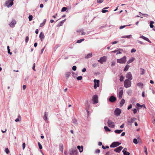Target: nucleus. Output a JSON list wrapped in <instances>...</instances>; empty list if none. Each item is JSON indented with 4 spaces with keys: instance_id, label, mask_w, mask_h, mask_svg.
Listing matches in <instances>:
<instances>
[{
    "instance_id": "nucleus-1",
    "label": "nucleus",
    "mask_w": 155,
    "mask_h": 155,
    "mask_svg": "<svg viewBox=\"0 0 155 155\" xmlns=\"http://www.w3.org/2000/svg\"><path fill=\"white\" fill-rule=\"evenodd\" d=\"M131 80L128 79H126L124 81V85L126 88H128L131 87Z\"/></svg>"
},
{
    "instance_id": "nucleus-2",
    "label": "nucleus",
    "mask_w": 155,
    "mask_h": 155,
    "mask_svg": "<svg viewBox=\"0 0 155 155\" xmlns=\"http://www.w3.org/2000/svg\"><path fill=\"white\" fill-rule=\"evenodd\" d=\"M126 61V57L124 56L123 58L117 59V62L120 64H124Z\"/></svg>"
},
{
    "instance_id": "nucleus-3",
    "label": "nucleus",
    "mask_w": 155,
    "mask_h": 155,
    "mask_svg": "<svg viewBox=\"0 0 155 155\" xmlns=\"http://www.w3.org/2000/svg\"><path fill=\"white\" fill-rule=\"evenodd\" d=\"M108 126L110 127L114 128L115 126V123L111 120H108L107 121Z\"/></svg>"
},
{
    "instance_id": "nucleus-4",
    "label": "nucleus",
    "mask_w": 155,
    "mask_h": 155,
    "mask_svg": "<svg viewBox=\"0 0 155 155\" xmlns=\"http://www.w3.org/2000/svg\"><path fill=\"white\" fill-rule=\"evenodd\" d=\"M70 155H77V152L76 148L72 149L70 150Z\"/></svg>"
},
{
    "instance_id": "nucleus-5",
    "label": "nucleus",
    "mask_w": 155,
    "mask_h": 155,
    "mask_svg": "<svg viewBox=\"0 0 155 155\" xmlns=\"http://www.w3.org/2000/svg\"><path fill=\"white\" fill-rule=\"evenodd\" d=\"M94 87L95 89H96L97 88V87H99V86L100 81L98 80H96L94 79Z\"/></svg>"
},
{
    "instance_id": "nucleus-6",
    "label": "nucleus",
    "mask_w": 155,
    "mask_h": 155,
    "mask_svg": "<svg viewBox=\"0 0 155 155\" xmlns=\"http://www.w3.org/2000/svg\"><path fill=\"white\" fill-rule=\"evenodd\" d=\"M121 144V143L118 142H113L110 146V147H115L118 146Z\"/></svg>"
},
{
    "instance_id": "nucleus-7",
    "label": "nucleus",
    "mask_w": 155,
    "mask_h": 155,
    "mask_svg": "<svg viewBox=\"0 0 155 155\" xmlns=\"http://www.w3.org/2000/svg\"><path fill=\"white\" fill-rule=\"evenodd\" d=\"M106 57L105 56H103L101 57L99 60H98V61L101 64H103V63L105 62L106 61Z\"/></svg>"
},
{
    "instance_id": "nucleus-8",
    "label": "nucleus",
    "mask_w": 155,
    "mask_h": 155,
    "mask_svg": "<svg viewBox=\"0 0 155 155\" xmlns=\"http://www.w3.org/2000/svg\"><path fill=\"white\" fill-rule=\"evenodd\" d=\"M121 113V110L119 108H116L114 110V114L118 116L120 115Z\"/></svg>"
},
{
    "instance_id": "nucleus-9",
    "label": "nucleus",
    "mask_w": 155,
    "mask_h": 155,
    "mask_svg": "<svg viewBox=\"0 0 155 155\" xmlns=\"http://www.w3.org/2000/svg\"><path fill=\"white\" fill-rule=\"evenodd\" d=\"M127 79H128L130 80H131L133 79L132 75L130 72H129L127 73L125 75Z\"/></svg>"
},
{
    "instance_id": "nucleus-10",
    "label": "nucleus",
    "mask_w": 155,
    "mask_h": 155,
    "mask_svg": "<svg viewBox=\"0 0 155 155\" xmlns=\"http://www.w3.org/2000/svg\"><path fill=\"white\" fill-rule=\"evenodd\" d=\"M93 104H95L98 103V97L96 95H94L93 97Z\"/></svg>"
},
{
    "instance_id": "nucleus-11",
    "label": "nucleus",
    "mask_w": 155,
    "mask_h": 155,
    "mask_svg": "<svg viewBox=\"0 0 155 155\" xmlns=\"http://www.w3.org/2000/svg\"><path fill=\"white\" fill-rule=\"evenodd\" d=\"M16 24V21L15 20H13L9 24V25L11 27H14Z\"/></svg>"
},
{
    "instance_id": "nucleus-12",
    "label": "nucleus",
    "mask_w": 155,
    "mask_h": 155,
    "mask_svg": "<svg viewBox=\"0 0 155 155\" xmlns=\"http://www.w3.org/2000/svg\"><path fill=\"white\" fill-rule=\"evenodd\" d=\"M109 100L111 102L113 103L116 100V98L114 96H112L110 97Z\"/></svg>"
},
{
    "instance_id": "nucleus-13",
    "label": "nucleus",
    "mask_w": 155,
    "mask_h": 155,
    "mask_svg": "<svg viewBox=\"0 0 155 155\" xmlns=\"http://www.w3.org/2000/svg\"><path fill=\"white\" fill-rule=\"evenodd\" d=\"M123 148V147L121 146H119V147L115 149L114 150V151L118 153H120Z\"/></svg>"
},
{
    "instance_id": "nucleus-14",
    "label": "nucleus",
    "mask_w": 155,
    "mask_h": 155,
    "mask_svg": "<svg viewBox=\"0 0 155 155\" xmlns=\"http://www.w3.org/2000/svg\"><path fill=\"white\" fill-rule=\"evenodd\" d=\"M123 93V90L122 89L120 90L118 94V97L120 99L122 97Z\"/></svg>"
},
{
    "instance_id": "nucleus-15",
    "label": "nucleus",
    "mask_w": 155,
    "mask_h": 155,
    "mask_svg": "<svg viewBox=\"0 0 155 155\" xmlns=\"http://www.w3.org/2000/svg\"><path fill=\"white\" fill-rule=\"evenodd\" d=\"M48 115V113L47 112H45L44 114V116L43 117V119L47 123L48 118L47 116Z\"/></svg>"
},
{
    "instance_id": "nucleus-16",
    "label": "nucleus",
    "mask_w": 155,
    "mask_h": 155,
    "mask_svg": "<svg viewBox=\"0 0 155 155\" xmlns=\"http://www.w3.org/2000/svg\"><path fill=\"white\" fill-rule=\"evenodd\" d=\"M127 148H124L123 151L122 152L123 153L124 155H129L130 153L128 152H127Z\"/></svg>"
},
{
    "instance_id": "nucleus-17",
    "label": "nucleus",
    "mask_w": 155,
    "mask_h": 155,
    "mask_svg": "<svg viewBox=\"0 0 155 155\" xmlns=\"http://www.w3.org/2000/svg\"><path fill=\"white\" fill-rule=\"evenodd\" d=\"M41 41H43L44 38V36L43 33L41 32L39 36Z\"/></svg>"
},
{
    "instance_id": "nucleus-18",
    "label": "nucleus",
    "mask_w": 155,
    "mask_h": 155,
    "mask_svg": "<svg viewBox=\"0 0 155 155\" xmlns=\"http://www.w3.org/2000/svg\"><path fill=\"white\" fill-rule=\"evenodd\" d=\"M140 38H142L144 40L147 41L148 42H149V43H151V42L150 41V40H149L148 38H146L143 35H142V36H140Z\"/></svg>"
},
{
    "instance_id": "nucleus-19",
    "label": "nucleus",
    "mask_w": 155,
    "mask_h": 155,
    "mask_svg": "<svg viewBox=\"0 0 155 155\" xmlns=\"http://www.w3.org/2000/svg\"><path fill=\"white\" fill-rule=\"evenodd\" d=\"M10 1V0H8L5 2L6 5L8 8L12 6L10 5L11 1Z\"/></svg>"
},
{
    "instance_id": "nucleus-20",
    "label": "nucleus",
    "mask_w": 155,
    "mask_h": 155,
    "mask_svg": "<svg viewBox=\"0 0 155 155\" xmlns=\"http://www.w3.org/2000/svg\"><path fill=\"white\" fill-rule=\"evenodd\" d=\"M66 19H65L61 21L59 24L57 25V26L58 27H59L62 26L64 22L65 21Z\"/></svg>"
},
{
    "instance_id": "nucleus-21",
    "label": "nucleus",
    "mask_w": 155,
    "mask_h": 155,
    "mask_svg": "<svg viewBox=\"0 0 155 155\" xmlns=\"http://www.w3.org/2000/svg\"><path fill=\"white\" fill-rule=\"evenodd\" d=\"M137 85L141 89H142L143 88V83L139 82L137 84Z\"/></svg>"
},
{
    "instance_id": "nucleus-22",
    "label": "nucleus",
    "mask_w": 155,
    "mask_h": 155,
    "mask_svg": "<svg viewBox=\"0 0 155 155\" xmlns=\"http://www.w3.org/2000/svg\"><path fill=\"white\" fill-rule=\"evenodd\" d=\"M71 73L70 72H66L65 74V75L67 79H68L70 76Z\"/></svg>"
},
{
    "instance_id": "nucleus-23",
    "label": "nucleus",
    "mask_w": 155,
    "mask_h": 155,
    "mask_svg": "<svg viewBox=\"0 0 155 155\" xmlns=\"http://www.w3.org/2000/svg\"><path fill=\"white\" fill-rule=\"evenodd\" d=\"M77 148L79 150L80 152H82L83 151V147L82 146H77Z\"/></svg>"
},
{
    "instance_id": "nucleus-24",
    "label": "nucleus",
    "mask_w": 155,
    "mask_h": 155,
    "mask_svg": "<svg viewBox=\"0 0 155 155\" xmlns=\"http://www.w3.org/2000/svg\"><path fill=\"white\" fill-rule=\"evenodd\" d=\"M134 60V58H131L127 62V63L128 64L132 62Z\"/></svg>"
},
{
    "instance_id": "nucleus-25",
    "label": "nucleus",
    "mask_w": 155,
    "mask_h": 155,
    "mask_svg": "<svg viewBox=\"0 0 155 155\" xmlns=\"http://www.w3.org/2000/svg\"><path fill=\"white\" fill-rule=\"evenodd\" d=\"M92 55L91 53H89L85 57V58L86 59H88L91 58L92 56Z\"/></svg>"
},
{
    "instance_id": "nucleus-26",
    "label": "nucleus",
    "mask_w": 155,
    "mask_h": 155,
    "mask_svg": "<svg viewBox=\"0 0 155 155\" xmlns=\"http://www.w3.org/2000/svg\"><path fill=\"white\" fill-rule=\"evenodd\" d=\"M125 100L123 99L121 100V101L120 102V107H122L123 105L124 104V103H125Z\"/></svg>"
},
{
    "instance_id": "nucleus-27",
    "label": "nucleus",
    "mask_w": 155,
    "mask_h": 155,
    "mask_svg": "<svg viewBox=\"0 0 155 155\" xmlns=\"http://www.w3.org/2000/svg\"><path fill=\"white\" fill-rule=\"evenodd\" d=\"M109 8V7H107L104 8L103 9H102V13H105V12H108V10H105V9H108Z\"/></svg>"
},
{
    "instance_id": "nucleus-28",
    "label": "nucleus",
    "mask_w": 155,
    "mask_h": 155,
    "mask_svg": "<svg viewBox=\"0 0 155 155\" xmlns=\"http://www.w3.org/2000/svg\"><path fill=\"white\" fill-rule=\"evenodd\" d=\"M46 21V20L45 19H44V20L43 22L40 24V27H42L45 25V23Z\"/></svg>"
},
{
    "instance_id": "nucleus-29",
    "label": "nucleus",
    "mask_w": 155,
    "mask_h": 155,
    "mask_svg": "<svg viewBox=\"0 0 155 155\" xmlns=\"http://www.w3.org/2000/svg\"><path fill=\"white\" fill-rule=\"evenodd\" d=\"M132 90L130 89H128L127 91V94L129 95H131L132 94Z\"/></svg>"
},
{
    "instance_id": "nucleus-30",
    "label": "nucleus",
    "mask_w": 155,
    "mask_h": 155,
    "mask_svg": "<svg viewBox=\"0 0 155 155\" xmlns=\"http://www.w3.org/2000/svg\"><path fill=\"white\" fill-rule=\"evenodd\" d=\"M130 66L127 64L125 67L124 69V71H127L130 67Z\"/></svg>"
},
{
    "instance_id": "nucleus-31",
    "label": "nucleus",
    "mask_w": 155,
    "mask_h": 155,
    "mask_svg": "<svg viewBox=\"0 0 155 155\" xmlns=\"http://www.w3.org/2000/svg\"><path fill=\"white\" fill-rule=\"evenodd\" d=\"M140 71L141 72V74L143 75L145 73V70L142 68H140Z\"/></svg>"
},
{
    "instance_id": "nucleus-32",
    "label": "nucleus",
    "mask_w": 155,
    "mask_h": 155,
    "mask_svg": "<svg viewBox=\"0 0 155 155\" xmlns=\"http://www.w3.org/2000/svg\"><path fill=\"white\" fill-rule=\"evenodd\" d=\"M123 130H115L114 132L116 133L117 134H120L121 133L122 131Z\"/></svg>"
},
{
    "instance_id": "nucleus-33",
    "label": "nucleus",
    "mask_w": 155,
    "mask_h": 155,
    "mask_svg": "<svg viewBox=\"0 0 155 155\" xmlns=\"http://www.w3.org/2000/svg\"><path fill=\"white\" fill-rule=\"evenodd\" d=\"M136 119L135 117L132 118L130 119V121L129 122L130 123H133L136 120Z\"/></svg>"
},
{
    "instance_id": "nucleus-34",
    "label": "nucleus",
    "mask_w": 155,
    "mask_h": 155,
    "mask_svg": "<svg viewBox=\"0 0 155 155\" xmlns=\"http://www.w3.org/2000/svg\"><path fill=\"white\" fill-rule=\"evenodd\" d=\"M154 23V22L153 21H151L150 22V27L151 28H153V25Z\"/></svg>"
},
{
    "instance_id": "nucleus-35",
    "label": "nucleus",
    "mask_w": 155,
    "mask_h": 155,
    "mask_svg": "<svg viewBox=\"0 0 155 155\" xmlns=\"http://www.w3.org/2000/svg\"><path fill=\"white\" fill-rule=\"evenodd\" d=\"M104 128L106 131L109 132L110 131V130L107 126H105Z\"/></svg>"
},
{
    "instance_id": "nucleus-36",
    "label": "nucleus",
    "mask_w": 155,
    "mask_h": 155,
    "mask_svg": "<svg viewBox=\"0 0 155 155\" xmlns=\"http://www.w3.org/2000/svg\"><path fill=\"white\" fill-rule=\"evenodd\" d=\"M140 14H141L142 15H144V17H147L148 16V14H143L142 13L140 12H139V14L140 15Z\"/></svg>"
},
{
    "instance_id": "nucleus-37",
    "label": "nucleus",
    "mask_w": 155,
    "mask_h": 155,
    "mask_svg": "<svg viewBox=\"0 0 155 155\" xmlns=\"http://www.w3.org/2000/svg\"><path fill=\"white\" fill-rule=\"evenodd\" d=\"M84 38L78 40L77 41V43H81L82 41H84Z\"/></svg>"
},
{
    "instance_id": "nucleus-38",
    "label": "nucleus",
    "mask_w": 155,
    "mask_h": 155,
    "mask_svg": "<svg viewBox=\"0 0 155 155\" xmlns=\"http://www.w3.org/2000/svg\"><path fill=\"white\" fill-rule=\"evenodd\" d=\"M72 76L74 78H75L77 76V73H74L73 72H72Z\"/></svg>"
},
{
    "instance_id": "nucleus-39",
    "label": "nucleus",
    "mask_w": 155,
    "mask_h": 155,
    "mask_svg": "<svg viewBox=\"0 0 155 155\" xmlns=\"http://www.w3.org/2000/svg\"><path fill=\"white\" fill-rule=\"evenodd\" d=\"M133 142L135 144H137L138 143V142L137 141V140L136 138H134L133 139Z\"/></svg>"
},
{
    "instance_id": "nucleus-40",
    "label": "nucleus",
    "mask_w": 155,
    "mask_h": 155,
    "mask_svg": "<svg viewBox=\"0 0 155 155\" xmlns=\"http://www.w3.org/2000/svg\"><path fill=\"white\" fill-rule=\"evenodd\" d=\"M72 121H73V122L74 124H77V120L74 118V119H73L72 120Z\"/></svg>"
},
{
    "instance_id": "nucleus-41",
    "label": "nucleus",
    "mask_w": 155,
    "mask_h": 155,
    "mask_svg": "<svg viewBox=\"0 0 155 155\" xmlns=\"http://www.w3.org/2000/svg\"><path fill=\"white\" fill-rule=\"evenodd\" d=\"M136 105L137 106V107H140V108H142L143 107V105H141L139 103H137L136 104Z\"/></svg>"
},
{
    "instance_id": "nucleus-42",
    "label": "nucleus",
    "mask_w": 155,
    "mask_h": 155,
    "mask_svg": "<svg viewBox=\"0 0 155 155\" xmlns=\"http://www.w3.org/2000/svg\"><path fill=\"white\" fill-rule=\"evenodd\" d=\"M33 17L32 16L30 15L28 17V19L29 21H31L32 20Z\"/></svg>"
},
{
    "instance_id": "nucleus-43",
    "label": "nucleus",
    "mask_w": 155,
    "mask_h": 155,
    "mask_svg": "<svg viewBox=\"0 0 155 155\" xmlns=\"http://www.w3.org/2000/svg\"><path fill=\"white\" fill-rule=\"evenodd\" d=\"M124 77L122 75L120 77V81L121 82L122 81L124 80Z\"/></svg>"
},
{
    "instance_id": "nucleus-44",
    "label": "nucleus",
    "mask_w": 155,
    "mask_h": 155,
    "mask_svg": "<svg viewBox=\"0 0 155 155\" xmlns=\"http://www.w3.org/2000/svg\"><path fill=\"white\" fill-rule=\"evenodd\" d=\"M38 145L39 146V148L40 149H41L42 148V147L41 144L39 142L38 143Z\"/></svg>"
},
{
    "instance_id": "nucleus-45",
    "label": "nucleus",
    "mask_w": 155,
    "mask_h": 155,
    "mask_svg": "<svg viewBox=\"0 0 155 155\" xmlns=\"http://www.w3.org/2000/svg\"><path fill=\"white\" fill-rule=\"evenodd\" d=\"M60 146L61 147V148H60V150L62 152H63V145L62 144H60Z\"/></svg>"
},
{
    "instance_id": "nucleus-46",
    "label": "nucleus",
    "mask_w": 155,
    "mask_h": 155,
    "mask_svg": "<svg viewBox=\"0 0 155 155\" xmlns=\"http://www.w3.org/2000/svg\"><path fill=\"white\" fill-rule=\"evenodd\" d=\"M144 152L146 154V155H147V148L146 147H145V146L144 147Z\"/></svg>"
},
{
    "instance_id": "nucleus-47",
    "label": "nucleus",
    "mask_w": 155,
    "mask_h": 155,
    "mask_svg": "<svg viewBox=\"0 0 155 155\" xmlns=\"http://www.w3.org/2000/svg\"><path fill=\"white\" fill-rule=\"evenodd\" d=\"M5 151L7 154H8L9 152V151L8 148H6L5 149Z\"/></svg>"
},
{
    "instance_id": "nucleus-48",
    "label": "nucleus",
    "mask_w": 155,
    "mask_h": 155,
    "mask_svg": "<svg viewBox=\"0 0 155 155\" xmlns=\"http://www.w3.org/2000/svg\"><path fill=\"white\" fill-rule=\"evenodd\" d=\"M77 78L78 80H81L82 78V77L81 76H78Z\"/></svg>"
},
{
    "instance_id": "nucleus-49",
    "label": "nucleus",
    "mask_w": 155,
    "mask_h": 155,
    "mask_svg": "<svg viewBox=\"0 0 155 155\" xmlns=\"http://www.w3.org/2000/svg\"><path fill=\"white\" fill-rule=\"evenodd\" d=\"M67 8L66 7H63L62 8L61 11V12H64L67 10Z\"/></svg>"
},
{
    "instance_id": "nucleus-50",
    "label": "nucleus",
    "mask_w": 155,
    "mask_h": 155,
    "mask_svg": "<svg viewBox=\"0 0 155 155\" xmlns=\"http://www.w3.org/2000/svg\"><path fill=\"white\" fill-rule=\"evenodd\" d=\"M29 40V38L28 36H26L25 37V41L26 43H27Z\"/></svg>"
},
{
    "instance_id": "nucleus-51",
    "label": "nucleus",
    "mask_w": 155,
    "mask_h": 155,
    "mask_svg": "<svg viewBox=\"0 0 155 155\" xmlns=\"http://www.w3.org/2000/svg\"><path fill=\"white\" fill-rule=\"evenodd\" d=\"M104 0H97V2L98 3H101L103 2Z\"/></svg>"
},
{
    "instance_id": "nucleus-52",
    "label": "nucleus",
    "mask_w": 155,
    "mask_h": 155,
    "mask_svg": "<svg viewBox=\"0 0 155 155\" xmlns=\"http://www.w3.org/2000/svg\"><path fill=\"white\" fill-rule=\"evenodd\" d=\"M100 150L99 149H97L95 151V153H100Z\"/></svg>"
},
{
    "instance_id": "nucleus-53",
    "label": "nucleus",
    "mask_w": 155,
    "mask_h": 155,
    "mask_svg": "<svg viewBox=\"0 0 155 155\" xmlns=\"http://www.w3.org/2000/svg\"><path fill=\"white\" fill-rule=\"evenodd\" d=\"M127 26V25H123V26H120V28H119V29H122L124 28H125V27Z\"/></svg>"
},
{
    "instance_id": "nucleus-54",
    "label": "nucleus",
    "mask_w": 155,
    "mask_h": 155,
    "mask_svg": "<svg viewBox=\"0 0 155 155\" xmlns=\"http://www.w3.org/2000/svg\"><path fill=\"white\" fill-rule=\"evenodd\" d=\"M76 69H77V67H76V66H74L72 67V70L74 71L76 70Z\"/></svg>"
},
{
    "instance_id": "nucleus-55",
    "label": "nucleus",
    "mask_w": 155,
    "mask_h": 155,
    "mask_svg": "<svg viewBox=\"0 0 155 155\" xmlns=\"http://www.w3.org/2000/svg\"><path fill=\"white\" fill-rule=\"evenodd\" d=\"M132 107V104H130L129 106L128 107H127V109L128 110H129L130 109H131Z\"/></svg>"
},
{
    "instance_id": "nucleus-56",
    "label": "nucleus",
    "mask_w": 155,
    "mask_h": 155,
    "mask_svg": "<svg viewBox=\"0 0 155 155\" xmlns=\"http://www.w3.org/2000/svg\"><path fill=\"white\" fill-rule=\"evenodd\" d=\"M136 51V50L134 48H133L131 50V52L133 53L134 52H135Z\"/></svg>"
},
{
    "instance_id": "nucleus-57",
    "label": "nucleus",
    "mask_w": 155,
    "mask_h": 155,
    "mask_svg": "<svg viewBox=\"0 0 155 155\" xmlns=\"http://www.w3.org/2000/svg\"><path fill=\"white\" fill-rule=\"evenodd\" d=\"M25 147V143H23L22 144V148L24 150Z\"/></svg>"
},
{
    "instance_id": "nucleus-58",
    "label": "nucleus",
    "mask_w": 155,
    "mask_h": 155,
    "mask_svg": "<svg viewBox=\"0 0 155 155\" xmlns=\"http://www.w3.org/2000/svg\"><path fill=\"white\" fill-rule=\"evenodd\" d=\"M133 112H134V113L135 114L137 112V110L135 108L133 110Z\"/></svg>"
},
{
    "instance_id": "nucleus-59",
    "label": "nucleus",
    "mask_w": 155,
    "mask_h": 155,
    "mask_svg": "<svg viewBox=\"0 0 155 155\" xmlns=\"http://www.w3.org/2000/svg\"><path fill=\"white\" fill-rule=\"evenodd\" d=\"M35 64L34 63L33 64V66L32 69L34 71H35Z\"/></svg>"
},
{
    "instance_id": "nucleus-60",
    "label": "nucleus",
    "mask_w": 155,
    "mask_h": 155,
    "mask_svg": "<svg viewBox=\"0 0 155 155\" xmlns=\"http://www.w3.org/2000/svg\"><path fill=\"white\" fill-rule=\"evenodd\" d=\"M14 0H10L11 3H10V5L11 6H12L13 4V1Z\"/></svg>"
},
{
    "instance_id": "nucleus-61",
    "label": "nucleus",
    "mask_w": 155,
    "mask_h": 155,
    "mask_svg": "<svg viewBox=\"0 0 155 155\" xmlns=\"http://www.w3.org/2000/svg\"><path fill=\"white\" fill-rule=\"evenodd\" d=\"M131 35H127V36H126V38H131Z\"/></svg>"
},
{
    "instance_id": "nucleus-62",
    "label": "nucleus",
    "mask_w": 155,
    "mask_h": 155,
    "mask_svg": "<svg viewBox=\"0 0 155 155\" xmlns=\"http://www.w3.org/2000/svg\"><path fill=\"white\" fill-rule=\"evenodd\" d=\"M10 49H8V54H12V53L11 52H10Z\"/></svg>"
},
{
    "instance_id": "nucleus-63",
    "label": "nucleus",
    "mask_w": 155,
    "mask_h": 155,
    "mask_svg": "<svg viewBox=\"0 0 155 155\" xmlns=\"http://www.w3.org/2000/svg\"><path fill=\"white\" fill-rule=\"evenodd\" d=\"M115 62H114V61L112 62L111 63V65L112 66H113L115 65Z\"/></svg>"
},
{
    "instance_id": "nucleus-64",
    "label": "nucleus",
    "mask_w": 155,
    "mask_h": 155,
    "mask_svg": "<svg viewBox=\"0 0 155 155\" xmlns=\"http://www.w3.org/2000/svg\"><path fill=\"white\" fill-rule=\"evenodd\" d=\"M86 69L85 68H84L82 70V72H84L86 71Z\"/></svg>"
}]
</instances>
